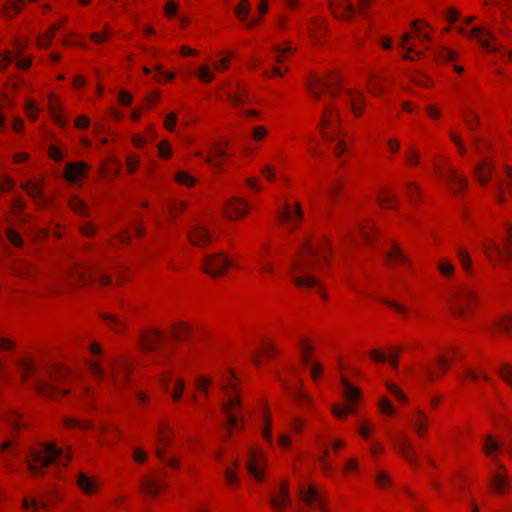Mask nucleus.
<instances>
[{"label":"nucleus","mask_w":512,"mask_h":512,"mask_svg":"<svg viewBox=\"0 0 512 512\" xmlns=\"http://www.w3.org/2000/svg\"><path fill=\"white\" fill-rule=\"evenodd\" d=\"M20 379L25 384L35 377V392L46 399L59 401L71 394L74 375L62 364H46L40 367L32 358H23L19 362Z\"/></svg>","instance_id":"nucleus-1"},{"label":"nucleus","mask_w":512,"mask_h":512,"mask_svg":"<svg viewBox=\"0 0 512 512\" xmlns=\"http://www.w3.org/2000/svg\"><path fill=\"white\" fill-rule=\"evenodd\" d=\"M333 246L327 236L308 239L292 263V273H313L327 270L332 262Z\"/></svg>","instance_id":"nucleus-2"},{"label":"nucleus","mask_w":512,"mask_h":512,"mask_svg":"<svg viewBox=\"0 0 512 512\" xmlns=\"http://www.w3.org/2000/svg\"><path fill=\"white\" fill-rule=\"evenodd\" d=\"M342 81L339 72L330 70L323 75L316 73L308 74L306 78V89L309 96L319 102L325 95L330 99L338 97Z\"/></svg>","instance_id":"nucleus-3"},{"label":"nucleus","mask_w":512,"mask_h":512,"mask_svg":"<svg viewBox=\"0 0 512 512\" xmlns=\"http://www.w3.org/2000/svg\"><path fill=\"white\" fill-rule=\"evenodd\" d=\"M479 304V291L472 286H463L451 294L448 310L456 319L468 320L474 316Z\"/></svg>","instance_id":"nucleus-4"},{"label":"nucleus","mask_w":512,"mask_h":512,"mask_svg":"<svg viewBox=\"0 0 512 512\" xmlns=\"http://www.w3.org/2000/svg\"><path fill=\"white\" fill-rule=\"evenodd\" d=\"M463 359V351L458 345H445L438 349L437 355L426 366L425 375L429 382L440 381L450 371L452 364Z\"/></svg>","instance_id":"nucleus-5"},{"label":"nucleus","mask_w":512,"mask_h":512,"mask_svg":"<svg viewBox=\"0 0 512 512\" xmlns=\"http://www.w3.org/2000/svg\"><path fill=\"white\" fill-rule=\"evenodd\" d=\"M63 454L52 442H44L40 449H31L25 459L27 471L33 478H40L46 474V469L57 461Z\"/></svg>","instance_id":"nucleus-6"},{"label":"nucleus","mask_w":512,"mask_h":512,"mask_svg":"<svg viewBox=\"0 0 512 512\" xmlns=\"http://www.w3.org/2000/svg\"><path fill=\"white\" fill-rule=\"evenodd\" d=\"M505 235L501 243L492 238L483 242V251L492 265H507L512 260V223L504 224Z\"/></svg>","instance_id":"nucleus-7"},{"label":"nucleus","mask_w":512,"mask_h":512,"mask_svg":"<svg viewBox=\"0 0 512 512\" xmlns=\"http://www.w3.org/2000/svg\"><path fill=\"white\" fill-rule=\"evenodd\" d=\"M134 369V361L130 356H119L114 360L111 367V381L115 390L122 392L133 388Z\"/></svg>","instance_id":"nucleus-8"},{"label":"nucleus","mask_w":512,"mask_h":512,"mask_svg":"<svg viewBox=\"0 0 512 512\" xmlns=\"http://www.w3.org/2000/svg\"><path fill=\"white\" fill-rule=\"evenodd\" d=\"M169 477L165 470L154 469L147 472L140 483L139 491L144 497L158 499L169 488Z\"/></svg>","instance_id":"nucleus-9"},{"label":"nucleus","mask_w":512,"mask_h":512,"mask_svg":"<svg viewBox=\"0 0 512 512\" xmlns=\"http://www.w3.org/2000/svg\"><path fill=\"white\" fill-rule=\"evenodd\" d=\"M167 342V333L159 327L142 328L137 336L138 350L143 354L158 352Z\"/></svg>","instance_id":"nucleus-10"},{"label":"nucleus","mask_w":512,"mask_h":512,"mask_svg":"<svg viewBox=\"0 0 512 512\" xmlns=\"http://www.w3.org/2000/svg\"><path fill=\"white\" fill-rule=\"evenodd\" d=\"M341 119L338 109L329 103L324 106L319 122L321 136L327 140H334L340 133Z\"/></svg>","instance_id":"nucleus-11"},{"label":"nucleus","mask_w":512,"mask_h":512,"mask_svg":"<svg viewBox=\"0 0 512 512\" xmlns=\"http://www.w3.org/2000/svg\"><path fill=\"white\" fill-rule=\"evenodd\" d=\"M304 213L299 201L285 199L284 204L278 210L277 222L287 227L290 231L297 230L303 221Z\"/></svg>","instance_id":"nucleus-12"},{"label":"nucleus","mask_w":512,"mask_h":512,"mask_svg":"<svg viewBox=\"0 0 512 512\" xmlns=\"http://www.w3.org/2000/svg\"><path fill=\"white\" fill-rule=\"evenodd\" d=\"M231 260L223 253H211L203 257L201 270L211 279L223 278L227 275Z\"/></svg>","instance_id":"nucleus-13"},{"label":"nucleus","mask_w":512,"mask_h":512,"mask_svg":"<svg viewBox=\"0 0 512 512\" xmlns=\"http://www.w3.org/2000/svg\"><path fill=\"white\" fill-rule=\"evenodd\" d=\"M220 410L225 415L226 418L227 439L232 437L234 428L239 427L240 430L245 429V421L242 418V401H238L237 399H235L234 401H222Z\"/></svg>","instance_id":"nucleus-14"},{"label":"nucleus","mask_w":512,"mask_h":512,"mask_svg":"<svg viewBox=\"0 0 512 512\" xmlns=\"http://www.w3.org/2000/svg\"><path fill=\"white\" fill-rule=\"evenodd\" d=\"M232 157L233 153L230 152L229 141L225 137H220L210 146L205 163L215 169H221L226 159Z\"/></svg>","instance_id":"nucleus-15"},{"label":"nucleus","mask_w":512,"mask_h":512,"mask_svg":"<svg viewBox=\"0 0 512 512\" xmlns=\"http://www.w3.org/2000/svg\"><path fill=\"white\" fill-rule=\"evenodd\" d=\"M281 357V349L276 341L271 337L261 338L258 348L252 354V363L255 366H261L263 363L278 359Z\"/></svg>","instance_id":"nucleus-16"},{"label":"nucleus","mask_w":512,"mask_h":512,"mask_svg":"<svg viewBox=\"0 0 512 512\" xmlns=\"http://www.w3.org/2000/svg\"><path fill=\"white\" fill-rule=\"evenodd\" d=\"M475 481V477L464 469L455 471L449 480L452 488V499L460 500L470 494V489Z\"/></svg>","instance_id":"nucleus-17"},{"label":"nucleus","mask_w":512,"mask_h":512,"mask_svg":"<svg viewBox=\"0 0 512 512\" xmlns=\"http://www.w3.org/2000/svg\"><path fill=\"white\" fill-rule=\"evenodd\" d=\"M267 466V458L259 446H252L249 449L247 471L257 482H262L265 477V469Z\"/></svg>","instance_id":"nucleus-18"},{"label":"nucleus","mask_w":512,"mask_h":512,"mask_svg":"<svg viewBox=\"0 0 512 512\" xmlns=\"http://www.w3.org/2000/svg\"><path fill=\"white\" fill-rule=\"evenodd\" d=\"M220 388L225 396L223 401H234L235 399L242 401V381L233 369H228V371L222 375Z\"/></svg>","instance_id":"nucleus-19"},{"label":"nucleus","mask_w":512,"mask_h":512,"mask_svg":"<svg viewBox=\"0 0 512 512\" xmlns=\"http://www.w3.org/2000/svg\"><path fill=\"white\" fill-rule=\"evenodd\" d=\"M282 388L285 393L293 396L295 402L301 406L313 407L314 406V398L313 396L305 389L303 379L301 377H296L295 384L292 385L286 380H281Z\"/></svg>","instance_id":"nucleus-20"},{"label":"nucleus","mask_w":512,"mask_h":512,"mask_svg":"<svg viewBox=\"0 0 512 512\" xmlns=\"http://www.w3.org/2000/svg\"><path fill=\"white\" fill-rule=\"evenodd\" d=\"M307 33L313 45L324 44L328 41V22L324 17L313 16L307 23Z\"/></svg>","instance_id":"nucleus-21"},{"label":"nucleus","mask_w":512,"mask_h":512,"mask_svg":"<svg viewBox=\"0 0 512 512\" xmlns=\"http://www.w3.org/2000/svg\"><path fill=\"white\" fill-rule=\"evenodd\" d=\"M488 488L492 494L498 496L510 492L511 482L506 467L502 463H498L497 471L491 474Z\"/></svg>","instance_id":"nucleus-22"},{"label":"nucleus","mask_w":512,"mask_h":512,"mask_svg":"<svg viewBox=\"0 0 512 512\" xmlns=\"http://www.w3.org/2000/svg\"><path fill=\"white\" fill-rule=\"evenodd\" d=\"M194 334L193 325L187 320H177L170 324L168 334L175 344H185L189 342Z\"/></svg>","instance_id":"nucleus-23"},{"label":"nucleus","mask_w":512,"mask_h":512,"mask_svg":"<svg viewBox=\"0 0 512 512\" xmlns=\"http://www.w3.org/2000/svg\"><path fill=\"white\" fill-rule=\"evenodd\" d=\"M97 315L110 332L120 336H125L129 333V325L127 321L117 314L111 312H99Z\"/></svg>","instance_id":"nucleus-24"},{"label":"nucleus","mask_w":512,"mask_h":512,"mask_svg":"<svg viewBox=\"0 0 512 512\" xmlns=\"http://www.w3.org/2000/svg\"><path fill=\"white\" fill-rule=\"evenodd\" d=\"M328 6L333 17L342 21H350L358 13L350 0H328Z\"/></svg>","instance_id":"nucleus-25"},{"label":"nucleus","mask_w":512,"mask_h":512,"mask_svg":"<svg viewBox=\"0 0 512 512\" xmlns=\"http://www.w3.org/2000/svg\"><path fill=\"white\" fill-rule=\"evenodd\" d=\"M75 485L83 495L92 497L100 492L102 481L96 476H89L81 471L77 474Z\"/></svg>","instance_id":"nucleus-26"},{"label":"nucleus","mask_w":512,"mask_h":512,"mask_svg":"<svg viewBox=\"0 0 512 512\" xmlns=\"http://www.w3.org/2000/svg\"><path fill=\"white\" fill-rule=\"evenodd\" d=\"M295 275L296 276L294 277L293 283L297 288L315 289L316 292L324 301H327L329 299V296L323 284L319 281L317 277L310 275V273H302Z\"/></svg>","instance_id":"nucleus-27"},{"label":"nucleus","mask_w":512,"mask_h":512,"mask_svg":"<svg viewBox=\"0 0 512 512\" xmlns=\"http://www.w3.org/2000/svg\"><path fill=\"white\" fill-rule=\"evenodd\" d=\"M249 213V205L243 198L233 197L227 201L224 214L229 220L237 221L245 218Z\"/></svg>","instance_id":"nucleus-28"},{"label":"nucleus","mask_w":512,"mask_h":512,"mask_svg":"<svg viewBox=\"0 0 512 512\" xmlns=\"http://www.w3.org/2000/svg\"><path fill=\"white\" fill-rule=\"evenodd\" d=\"M468 38L475 39L482 48L488 52H496V37L494 34L484 26L473 27L469 33Z\"/></svg>","instance_id":"nucleus-29"},{"label":"nucleus","mask_w":512,"mask_h":512,"mask_svg":"<svg viewBox=\"0 0 512 512\" xmlns=\"http://www.w3.org/2000/svg\"><path fill=\"white\" fill-rule=\"evenodd\" d=\"M67 281L77 288L91 286L94 283V274L87 268L74 267L68 272Z\"/></svg>","instance_id":"nucleus-30"},{"label":"nucleus","mask_w":512,"mask_h":512,"mask_svg":"<svg viewBox=\"0 0 512 512\" xmlns=\"http://www.w3.org/2000/svg\"><path fill=\"white\" fill-rule=\"evenodd\" d=\"M411 424L413 431L418 438L425 439L428 436L431 421L423 409L418 408L413 412Z\"/></svg>","instance_id":"nucleus-31"},{"label":"nucleus","mask_w":512,"mask_h":512,"mask_svg":"<svg viewBox=\"0 0 512 512\" xmlns=\"http://www.w3.org/2000/svg\"><path fill=\"white\" fill-rule=\"evenodd\" d=\"M386 263L393 267H402L406 269H410L412 267L410 258L404 253L396 241L392 243L390 250L386 253Z\"/></svg>","instance_id":"nucleus-32"},{"label":"nucleus","mask_w":512,"mask_h":512,"mask_svg":"<svg viewBox=\"0 0 512 512\" xmlns=\"http://www.w3.org/2000/svg\"><path fill=\"white\" fill-rule=\"evenodd\" d=\"M444 181L449 191L456 196H462L468 190V180L461 170L454 169Z\"/></svg>","instance_id":"nucleus-33"},{"label":"nucleus","mask_w":512,"mask_h":512,"mask_svg":"<svg viewBox=\"0 0 512 512\" xmlns=\"http://www.w3.org/2000/svg\"><path fill=\"white\" fill-rule=\"evenodd\" d=\"M189 243L198 248H206L212 242L209 230L202 225L193 226L188 232Z\"/></svg>","instance_id":"nucleus-34"},{"label":"nucleus","mask_w":512,"mask_h":512,"mask_svg":"<svg viewBox=\"0 0 512 512\" xmlns=\"http://www.w3.org/2000/svg\"><path fill=\"white\" fill-rule=\"evenodd\" d=\"M398 452L404 458V460L408 463L410 467L418 466V456L417 452L410 441V439L406 436H400L396 441Z\"/></svg>","instance_id":"nucleus-35"},{"label":"nucleus","mask_w":512,"mask_h":512,"mask_svg":"<svg viewBox=\"0 0 512 512\" xmlns=\"http://www.w3.org/2000/svg\"><path fill=\"white\" fill-rule=\"evenodd\" d=\"M315 443L322 450L321 454L317 458L320 469L324 475L331 476L334 473V468L330 462V454L332 451L327 447L324 436L322 435L315 436Z\"/></svg>","instance_id":"nucleus-36"},{"label":"nucleus","mask_w":512,"mask_h":512,"mask_svg":"<svg viewBox=\"0 0 512 512\" xmlns=\"http://www.w3.org/2000/svg\"><path fill=\"white\" fill-rule=\"evenodd\" d=\"M393 84L392 74L386 75H372L367 82V89L369 93L375 97H380L384 93V89L387 86Z\"/></svg>","instance_id":"nucleus-37"},{"label":"nucleus","mask_w":512,"mask_h":512,"mask_svg":"<svg viewBox=\"0 0 512 512\" xmlns=\"http://www.w3.org/2000/svg\"><path fill=\"white\" fill-rule=\"evenodd\" d=\"M299 362L301 366L305 367L313 362V356L316 352V347L311 338L302 336L298 340Z\"/></svg>","instance_id":"nucleus-38"},{"label":"nucleus","mask_w":512,"mask_h":512,"mask_svg":"<svg viewBox=\"0 0 512 512\" xmlns=\"http://www.w3.org/2000/svg\"><path fill=\"white\" fill-rule=\"evenodd\" d=\"M340 383L342 385V398L346 404L358 406L362 399V391L358 386L353 385L345 376H341Z\"/></svg>","instance_id":"nucleus-39"},{"label":"nucleus","mask_w":512,"mask_h":512,"mask_svg":"<svg viewBox=\"0 0 512 512\" xmlns=\"http://www.w3.org/2000/svg\"><path fill=\"white\" fill-rule=\"evenodd\" d=\"M48 111L59 127L63 128L67 125L68 118L63 112L61 100L54 93L48 96Z\"/></svg>","instance_id":"nucleus-40"},{"label":"nucleus","mask_w":512,"mask_h":512,"mask_svg":"<svg viewBox=\"0 0 512 512\" xmlns=\"http://www.w3.org/2000/svg\"><path fill=\"white\" fill-rule=\"evenodd\" d=\"M289 503V485L286 480H282L278 492L271 497V507L275 512H283Z\"/></svg>","instance_id":"nucleus-41"},{"label":"nucleus","mask_w":512,"mask_h":512,"mask_svg":"<svg viewBox=\"0 0 512 512\" xmlns=\"http://www.w3.org/2000/svg\"><path fill=\"white\" fill-rule=\"evenodd\" d=\"M358 232L364 244L370 245L374 243L378 236L379 231L372 219H363L358 223Z\"/></svg>","instance_id":"nucleus-42"},{"label":"nucleus","mask_w":512,"mask_h":512,"mask_svg":"<svg viewBox=\"0 0 512 512\" xmlns=\"http://www.w3.org/2000/svg\"><path fill=\"white\" fill-rule=\"evenodd\" d=\"M89 169L90 166L84 161L69 162L64 167V178L68 182L74 183L85 176V170Z\"/></svg>","instance_id":"nucleus-43"},{"label":"nucleus","mask_w":512,"mask_h":512,"mask_svg":"<svg viewBox=\"0 0 512 512\" xmlns=\"http://www.w3.org/2000/svg\"><path fill=\"white\" fill-rule=\"evenodd\" d=\"M433 173L440 180H445L453 171L454 167L450 160L443 155H437L432 161Z\"/></svg>","instance_id":"nucleus-44"},{"label":"nucleus","mask_w":512,"mask_h":512,"mask_svg":"<svg viewBox=\"0 0 512 512\" xmlns=\"http://www.w3.org/2000/svg\"><path fill=\"white\" fill-rule=\"evenodd\" d=\"M377 204L386 210H396L400 206L399 199L390 188L380 189L377 195Z\"/></svg>","instance_id":"nucleus-45"},{"label":"nucleus","mask_w":512,"mask_h":512,"mask_svg":"<svg viewBox=\"0 0 512 512\" xmlns=\"http://www.w3.org/2000/svg\"><path fill=\"white\" fill-rule=\"evenodd\" d=\"M11 272L13 275L24 279L34 278L38 274L36 267L26 260L14 261L11 265Z\"/></svg>","instance_id":"nucleus-46"},{"label":"nucleus","mask_w":512,"mask_h":512,"mask_svg":"<svg viewBox=\"0 0 512 512\" xmlns=\"http://www.w3.org/2000/svg\"><path fill=\"white\" fill-rule=\"evenodd\" d=\"M494 170L493 161L490 158H483L475 167L474 175L481 186H485Z\"/></svg>","instance_id":"nucleus-47"},{"label":"nucleus","mask_w":512,"mask_h":512,"mask_svg":"<svg viewBox=\"0 0 512 512\" xmlns=\"http://www.w3.org/2000/svg\"><path fill=\"white\" fill-rule=\"evenodd\" d=\"M5 423L12 428L13 434H18L28 427L24 415L18 410H8L3 415Z\"/></svg>","instance_id":"nucleus-48"},{"label":"nucleus","mask_w":512,"mask_h":512,"mask_svg":"<svg viewBox=\"0 0 512 512\" xmlns=\"http://www.w3.org/2000/svg\"><path fill=\"white\" fill-rule=\"evenodd\" d=\"M500 448L501 445L496 435L487 434L484 436L482 443V452L487 458L491 459L492 461H495L500 452Z\"/></svg>","instance_id":"nucleus-49"},{"label":"nucleus","mask_w":512,"mask_h":512,"mask_svg":"<svg viewBox=\"0 0 512 512\" xmlns=\"http://www.w3.org/2000/svg\"><path fill=\"white\" fill-rule=\"evenodd\" d=\"M100 434L103 436L102 443L106 445H113L120 441L122 437L121 430L113 424H102L99 428Z\"/></svg>","instance_id":"nucleus-50"},{"label":"nucleus","mask_w":512,"mask_h":512,"mask_svg":"<svg viewBox=\"0 0 512 512\" xmlns=\"http://www.w3.org/2000/svg\"><path fill=\"white\" fill-rule=\"evenodd\" d=\"M271 51L273 52V59L276 63H284L292 57L296 49L291 47L290 41H286L283 46H273Z\"/></svg>","instance_id":"nucleus-51"},{"label":"nucleus","mask_w":512,"mask_h":512,"mask_svg":"<svg viewBox=\"0 0 512 512\" xmlns=\"http://www.w3.org/2000/svg\"><path fill=\"white\" fill-rule=\"evenodd\" d=\"M348 93L353 115L356 118L362 117L366 108V101L363 93L358 91H348Z\"/></svg>","instance_id":"nucleus-52"},{"label":"nucleus","mask_w":512,"mask_h":512,"mask_svg":"<svg viewBox=\"0 0 512 512\" xmlns=\"http://www.w3.org/2000/svg\"><path fill=\"white\" fill-rule=\"evenodd\" d=\"M63 425L66 429H78L81 431H90L94 428L92 421L88 419H77L70 416L63 418Z\"/></svg>","instance_id":"nucleus-53"},{"label":"nucleus","mask_w":512,"mask_h":512,"mask_svg":"<svg viewBox=\"0 0 512 512\" xmlns=\"http://www.w3.org/2000/svg\"><path fill=\"white\" fill-rule=\"evenodd\" d=\"M21 189L25 190L27 195L35 201L42 199L43 194V181L28 180L20 185Z\"/></svg>","instance_id":"nucleus-54"},{"label":"nucleus","mask_w":512,"mask_h":512,"mask_svg":"<svg viewBox=\"0 0 512 512\" xmlns=\"http://www.w3.org/2000/svg\"><path fill=\"white\" fill-rule=\"evenodd\" d=\"M263 425L261 430V435L263 439L269 444L272 445L273 443V437H272V424H273V418L272 414L268 407H266L263 411Z\"/></svg>","instance_id":"nucleus-55"},{"label":"nucleus","mask_w":512,"mask_h":512,"mask_svg":"<svg viewBox=\"0 0 512 512\" xmlns=\"http://www.w3.org/2000/svg\"><path fill=\"white\" fill-rule=\"evenodd\" d=\"M404 194L413 205H419L422 202V191L416 182H408L405 186Z\"/></svg>","instance_id":"nucleus-56"},{"label":"nucleus","mask_w":512,"mask_h":512,"mask_svg":"<svg viewBox=\"0 0 512 512\" xmlns=\"http://www.w3.org/2000/svg\"><path fill=\"white\" fill-rule=\"evenodd\" d=\"M411 30L413 34H416L420 39L430 40L432 29L429 24L424 20H414L411 23Z\"/></svg>","instance_id":"nucleus-57"},{"label":"nucleus","mask_w":512,"mask_h":512,"mask_svg":"<svg viewBox=\"0 0 512 512\" xmlns=\"http://www.w3.org/2000/svg\"><path fill=\"white\" fill-rule=\"evenodd\" d=\"M358 411V406H353V405H350V404H346L345 405H341V404H334L332 407H331V413L333 414V416L340 420V421H344L347 419V416L349 414H355L357 413Z\"/></svg>","instance_id":"nucleus-58"},{"label":"nucleus","mask_w":512,"mask_h":512,"mask_svg":"<svg viewBox=\"0 0 512 512\" xmlns=\"http://www.w3.org/2000/svg\"><path fill=\"white\" fill-rule=\"evenodd\" d=\"M174 437L173 429L167 422H161L158 426L157 444L170 445Z\"/></svg>","instance_id":"nucleus-59"},{"label":"nucleus","mask_w":512,"mask_h":512,"mask_svg":"<svg viewBox=\"0 0 512 512\" xmlns=\"http://www.w3.org/2000/svg\"><path fill=\"white\" fill-rule=\"evenodd\" d=\"M122 169V164L116 157H108L102 164L100 171L103 175L118 176Z\"/></svg>","instance_id":"nucleus-60"},{"label":"nucleus","mask_w":512,"mask_h":512,"mask_svg":"<svg viewBox=\"0 0 512 512\" xmlns=\"http://www.w3.org/2000/svg\"><path fill=\"white\" fill-rule=\"evenodd\" d=\"M69 208L76 214L80 216H88L90 209L85 201H83L79 196L74 195L70 197L68 201Z\"/></svg>","instance_id":"nucleus-61"},{"label":"nucleus","mask_w":512,"mask_h":512,"mask_svg":"<svg viewBox=\"0 0 512 512\" xmlns=\"http://www.w3.org/2000/svg\"><path fill=\"white\" fill-rule=\"evenodd\" d=\"M456 252H457L458 261H459L462 269L467 274H471L472 273V259H471V256H470V253L468 252V250L463 246H458L456 248Z\"/></svg>","instance_id":"nucleus-62"},{"label":"nucleus","mask_w":512,"mask_h":512,"mask_svg":"<svg viewBox=\"0 0 512 512\" xmlns=\"http://www.w3.org/2000/svg\"><path fill=\"white\" fill-rule=\"evenodd\" d=\"M161 94L159 91H152L143 97L141 107L145 112L153 111L160 102Z\"/></svg>","instance_id":"nucleus-63"},{"label":"nucleus","mask_w":512,"mask_h":512,"mask_svg":"<svg viewBox=\"0 0 512 512\" xmlns=\"http://www.w3.org/2000/svg\"><path fill=\"white\" fill-rule=\"evenodd\" d=\"M213 384V379L209 375L199 376L194 383V387L198 392L204 394L205 400L209 399V390Z\"/></svg>","instance_id":"nucleus-64"}]
</instances>
